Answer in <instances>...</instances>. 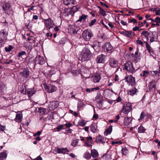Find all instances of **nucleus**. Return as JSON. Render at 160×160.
<instances>
[{
  "label": "nucleus",
  "instance_id": "nucleus-41",
  "mask_svg": "<svg viewBox=\"0 0 160 160\" xmlns=\"http://www.w3.org/2000/svg\"><path fill=\"white\" fill-rule=\"evenodd\" d=\"M79 71H70V72L71 73L73 76H75L79 73Z\"/></svg>",
  "mask_w": 160,
  "mask_h": 160
},
{
  "label": "nucleus",
  "instance_id": "nucleus-45",
  "mask_svg": "<svg viewBox=\"0 0 160 160\" xmlns=\"http://www.w3.org/2000/svg\"><path fill=\"white\" fill-rule=\"evenodd\" d=\"M91 131L93 132H95L96 131V129L95 126L93 124H91L90 126Z\"/></svg>",
  "mask_w": 160,
  "mask_h": 160
},
{
  "label": "nucleus",
  "instance_id": "nucleus-51",
  "mask_svg": "<svg viewBox=\"0 0 160 160\" xmlns=\"http://www.w3.org/2000/svg\"><path fill=\"white\" fill-rule=\"evenodd\" d=\"M57 102H58L56 101H53L51 103L50 105H51L52 107L53 108H55L56 103Z\"/></svg>",
  "mask_w": 160,
  "mask_h": 160
},
{
  "label": "nucleus",
  "instance_id": "nucleus-61",
  "mask_svg": "<svg viewBox=\"0 0 160 160\" xmlns=\"http://www.w3.org/2000/svg\"><path fill=\"white\" fill-rule=\"evenodd\" d=\"M13 60H7L4 63L6 64H9L10 63H12Z\"/></svg>",
  "mask_w": 160,
  "mask_h": 160
},
{
  "label": "nucleus",
  "instance_id": "nucleus-24",
  "mask_svg": "<svg viewBox=\"0 0 160 160\" xmlns=\"http://www.w3.org/2000/svg\"><path fill=\"white\" fill-rule=\"evenodd\" d=\"M132 120L131 118L126 117L124 118V123L125 125H128L131 122Z\"/></svg>",
  "mask_w": 160,
  "mask_h": 160
},
{
  "label": "nucleus",
  "instance_id": "nucleus-17",
  "mask_svg": "<svg viewBox=\"0 0 160 160\" xmlns=\"http://www.w3.org/2000/svg\"><path fill=\"white\" fill-rule=\"evenodd\" d=\"M11 7L10 4L9 2H3L2 8L4 11L9 10Z\"/></svg>",
  "mask_w": 160,
  "mask_h": 160
},
{
  "label": "nucleus",
  "instance_id": "nucleus-47",
  "mask_svg": "<svg viewBox=\"0 0 160 160\" xmlns=\"http://www.w3.org/2000/svg\"><path fill=\"white\" fill-rule=\"evenodd\" d=\"M160 10V9L158 8H155L153 11H155V12L156 14V15H160V12L159 10Z\"/></svg>",
  "mask_w": 160,
  "mask_h": 160
},
{
  "label": "nucleus",
  "instance_id": "nucleus-46",
  "mask_svg": "<svg viewBox=\"0 0 160 160\" xmlns=\"http://www.w3.org/2000/svg\"><path fill=\"white\" fill-rule=\"evenodd\" d=\"M38 112L41 114V115H42L44 113V109L41 108H38Z\"/></svg>",
  "mask_w": 160,
  "mask_h": 160
},
{
  "label": "nucleus",
  "instance_id": "nucleus-23",
  "mask_svg": "<svg viewBox=\"0 0 160 160\" xmlns=\"http://www.w3.org/2000/svg\"><path fill=\"white\" fill-rule=\"evenodd\" d=\"M63 13L65 16H68L69 15H71L72 16H73L70 9L68 8L64 9Z\"/></svg>",
  "mask_w": 160,
  "mask_h": 160
},
{
  "label": "nucleus",
  "instance_id": "nucleus-53",
  "mask_svg": "<svg viewBox=\"0 0 160 160\" xmlns=\"http://www.w3.org/2000/svg\"><path fill=\"white\" fill-rule=\"evenodd\" d=\"M159 74V75H160V71H153L151 72V73L152 74L156 75L158 72Z\"/></svg>",
  "mask_w": 160,
  "mask_h": 160
},
{
  "label": "nucleus",
  "instance_id": "nucleus-28",
  "mask_svg": "<svg viewBox=\"0 0 160 160\" xmlns=\"http://www.w3.org/2000/svg\"><path fill=\"white\" fill-rule=\"evenodd\" d=\"M87 141L85 142L86 145L88 147H90L91 144V141L92 140V138L91 137H88L87 138Z\"/></svg>",
  "mask_w": 160,
  "mask_h": 160
},
{
  "label": "nucleus",
  "instance_id": "nucleus-26",
  "mask_svg": "<svg viewBox=\"0 0 160 160\" xmlns=\"http://www.w3.org/2000/svg\"><path fill=\"white\" fill-rule=\"evenodd\" d=\"M131 55L133 57V59L134 60H136L138 59H140L139 58L140 57V53L138 54V50H137L135 52V54L134 53H132Z\"/></svg>",
  "mask_w": 160,
  "mask_h": 160
},
{
  "label": "nucleus",
  "instance_id": "nucleus-20",
  "mask_svg": "<svg viewBox=\"0 0 160 160\" xmlns=\"http://www.w3.org/2000/svg\"><path fill=\"white\" fill-rule=\"evenodd\" d=\"M145 43L146 47L147 50L148 51V52L150 54H151L152 53L153 54L154 52L148 43L147 42H145Z\"/></svg>",
  "mask_w": 160,
  "mask_h": 160
},
{
  "label": "nucleus",
  "instance_id": "nucleus-21",
  "mask_svg": "<svg viewBox=\"0 0 160 160\" xmlns=\"http://www.w3.org/2000/svg\"><path fill=\"white\" fill-rule=\"evenodd\" d=\"M69 152V151L68 150L67 148H58L57 149V152L58 153H61L65 154L66 152Z\"/></svg>",
  "mask_w": 160,
  "mask_h": 160
},
{
  "label": "nucleus",
  "instance_id": "nucleus-32",
  "mask_svg": "<svg viewBox=\"0 0 160 160\" xmlns=\"http://www.w3.org/2000/svg\"><path fill=\"white\" fill-rule=\"evenodd\" d=\"M13 48V47L11 45H9L8 47H5V49L7 52H9L11 51Z\"/></svg>",
  "mask_w": 160,
  "mask_h": 160
},
{
  "label": "nucleus",
  "instance_id": "nucleus-56",
  "mask_svg": "<svg viewBox=\"0 0 160 160\" xmlns=\"http://www.w3.org/2000/svg\"><path fill=\"white\" fill-rule=\"evenodd\" d=\"M64 126L62 125H61L58 126L57 128L56 129L59 131L62 129V128Z\"/></svg>",
  "mask_w": 160,
  "mask_h": 160
},
{
  "label": "nucleus",
  "instance_id": "nucleus-3",
  "mask_svg": "<svg viewBox=\"0 0 160 160\" xmlns=\"http://www.w3.org/2000/svg\"><path fill=\"white\" fill-rule=\"evenodd\" d=\"M132 110V106L131 103L130 102H128L123 105L121 111L124 114H128Z\"/></svg>",
  "mask_w": 160,
  "mask_h": 160
},
{
  "label": "nucleus",
  "instance_id": "nucleus-34",
  "mask_svg": "<svg viewBox=\"0 0 160 160\" xmlns=\"http://www.w3.org/2000/svg\"><path fill=\"white\" fill-rule=\"evenodd\" d=\"M83 156V157L85 158L89 159L91 157V155L88 152H86L84 154Z\"/></svg>",
  "mask_w": 160,
  "mask_h": 160
},
{
  "label": "nucleus",
  "instance_id": "nucleus-13",
  "mask_svg": "<svg viewBox=\"0 0 160 160\" xmlns=\"http://www.w3.org/2000/svg\"><path fill=\"white\" fill-rule=\"evenodd\" d=\"M8 35V32L4 30L0 31V39L3 40H6L7 39V36Z\"/></svg>",
  "mask_w": 160,
  "mask_h": 160
},
{
  "label": "nucleus",
  "instance_id": "nucleus-39",
  "mask_svg": "<svg viewBox=\"0 0 160 160\" xmlns=\"http://www.w3.org/2000/svg\"><path fill=\"white\" fill-rule=\"evenodd\" d=\"M99 8H100V13L103 16H106V14L105 11L100 7H99Z\"/></svg>",
  "mask_w": 160,
  "mask_h": 160
},
{
  "label": "nucleus",
  "instance_id": "nucleus-40",
  "mask_svg": "<svg viewBox=\"0 0 160 160\" xmlns=\"http://www.w3.org/2000/svg\"><path fill=\"white\" fill-rule=\"evenodd\" d=\"M7 155L6 153L2 152L0 154V158L2 159H5L7 158Z\"/></svg>",
  "mask_w": 160,
  "mask_h": 160
},
{
  "label": "nucleus",
  "instance_id": "nucleus-35",
  "mask_svg": "<svg viewBox=\"0 0 160 160\" xmlns=\"http://www.w3.org/2000/svg\"><path fill=\"white\" fill-rule=\"evenodd\" d=\"M132 32L131 31H126L125 35L126 37L129 38H131L132 36Z\"/></svg>",
  "mask_w": 160,
  "mask_h": 160
},
{
  "label": "nucleus",
  "instance_id": "nucleus-29",
  "mask_svg": "<svg viewBox=\"0 0 160 160\" xmlns=\"http://www.w3.org/2000/svg\"><path fill=\"white\" fill-rule=\"evenodd\" d=\"M22 114H18L16 115L15 120L17 122H20L22 118Z\"/></svg>",
  "mask_w": 160,
  "mask_h": 160
},
{
  "label": "nucleus",
  "instance_id": "nucleus-5",
  "mask_svg": "<svg viewBox=\"0 0 160 160\" xmlns=\"http://www.w3.org/2000/svg\"><path fill=\"white\" fill-rule=\"evenodd\" d=\"M126 82L128 84L132 86H134L135 85L136 83L135 78L132 75L128 76L125 77Z\"/></svg>",
  "mask_w": 160,
  "mask_h": 160
},
{
  "label": "nucleus",
  "instance_id": "nucleus-54",
  "mask_svg": "<svg viewBox=\"0 0 160 160\" xmlns=\"http://www.w3.org/2000/svg\"><path fill=\"white\" fill-rule=\"evenodd\" d=\"M149 73V72L148 71H144L143 73L142 74H141V76L142 77H145L146 74H148Z\"/></svg>",
  "mask_w": 160,
  "mask_h": 160
},
{
  "label": "nucleus",
  "instance_id": "nucleus-9",
  "mask_svg": "<svg viewBox=\"0 0 160 160\" xmlns=\"http://www.w3.org/2000/svg\"><path fill=\"white\" fill-rule=\"evenodd\" d=\"M35 63L40 65H42L45 62L44 58L40 55L37 56L35 58Z\"/></svg>",
  "mask_w": 160,
  "mask_h": 160
},
{
  "label": "nucleus",
  "instance_id": "nucleus-18",
  "mask_svg": "<svg viewBox=\"0 0 160 160\" xmlns=\"http://www.w3.org/2000/svg\"><path fill=\"white\" fill-rule=\"evenodd\" d=\"M113 47L109 42H107L105 45V49H106L107 52H111L112 50Z\"/></svg>",
  "mask_w": 160,
  "mask_h": 160
},
{
  "label": "nucleus",
  "instance_id": "nucleus-55",
  "mask_svg": "<svg viewBox=\"0 0 160 160\" xmlns=\"http://www.w3.org/2000/svg\"><path fill=\"white\" fill-rule=\"evenodd\" d=\"M5 42L3 40L0 39V48L4 46Z\"/></svg>",
  "mask_w": 160,
  "mask_h": 160
},
{
  "label": "nucleus",
  "instance_id": "nucleus-58",
  "mask_svg": "<svg viewBox=\"0 0 160 160\" xmlns=\"http://www.w3.org/2000/svg\"><path fill=\"white\" fill-rule=\"evenodd\" d=\"M36 6H32L31 8H28V12H30L31 10H36V9H34V8Z\"/></svg>",
  "mask_w": 160,
  "mask_h": 160
},
{
  "label": "nucleus",
  "instance_id": "nucleus-49",
  "mask_svg": "<svg viewBox=\"0 0 160 160\" xmlns=\"http://www.w3.org/2000/svg\"><path fill=\"white\" fill-rule=\"evenodd\" d=\"M122 153L123 154L125 155L128 152V150L126 148H123L122 149Z\"/></svg>",
  "mask_w": 160,
  "mask_h": 160
},
{
  "label": "nucleus",
  "instance_id": "nucleus-25",
  "mask_svg": "<svg viewBox=\"0 0 160 160\" xmlns=\"http://www.w3.org/2000/svg\"><path fill=\"white\" fill-rule=\"evenodd\" d=\"M79 8V7L78 6L76 5L73 6L72 8H71L70 10L73 15L74 13L75 12H77Z\"/></svg>",
  "mask_w": 160,
  "mask_h": 160
},
{
  "label": "nucleus",
  "instance_id": "nucleus-2",
  "mask_svg": "<svg viewBox=\"0 0 160 160\" xmlns=\"http://www.w3.org/2000/svg\"><path fill=\"white\" fill-rule=\"evenodd\" d=\"M93 36L92 31L88 30H84L82 34V37L86 41H89Z\"/></svg>",
  "mask_w": 160,
  "mask_h": 160
},
{
  "label": "nucleus",
  "instance_id": "nucleus-48",
  "mask_svg": "<svg viewBox=\"0 0 160 160\" xmlns=\"http://www.w3.org/2000/svg\"><path fill=\"white\" fill-rule=\"evenodd\" d=\"M96 21V19H94L93 20L91 21L90 22L89 24V26L90 27H91L92 25H93L95 22Z\"/></svg>",
  "mask_w": 160,
  "mask_h": 160
},
{
  "label": "nucleus",
  "instance_id": "nucleus-36",
  "mask_svg": "<svg viewBox=\"0 0 160 160\" xmlns=\"http://www.w3.org/2000/svg\"><path fill=\"white\" fill-rule=\"evenodd\" d=\"M27 55V53L26 52L24 51H22L21 52H20L18 55V57H22L23 56H26Z\"/></svg>",
  "mask_w": 160,
  "mask_h": 160
},
{
  "label": "nucleus",
  "instance_id": "nucleus-14",
  "mask_svg": "<svg viewBox=\"0 0 160 160\" xmlns=\"http://www.w3.org/2000/svg\"><path fill=\"white\" fill-rule=\"evenodd\" d=\"M92 79L93 81L94 82H98L100 81L101 77L99 74L98 73H96L94 74L92 77Z\"/></svg>",
  "mask_w": 160,
  "mask_h": 160
},
{
  "label": "nucleus",
  "instance_id": "nucleus-33",
  "mask_svg": "<svg viewBox=\"0 0 160 160\" xmlns=\"http://www.w3.org/2000/svg\"><path fill=\"white\" fill-rule=\"evenodd\" d=\"M87 17V15L82 14V16H81L79 18L78 20V21L81 22L82 20H83V21H85Z\"/></svg>",
  "mask_w": 160,
  "mask_h": 160
},
{
  "label": "nucleus",
  "instance_id": "nucleus-19",
  "mask_svg": "<svg viewBox=\"0 0 160 160\" xmlns=\"http://www.w3.org/2000/svg\"><path fill=\"white\" fill-rule=\"evenodd\" d=\"M96 100L98 103L101 104L102 102L103 97L100 93H98L96 98Z\"/></svg>",
  "mask_w": 160,
  "mask_h": 160
},
{
  "label": "nucleus",
  "instance_id": "nucleus-22",
  "mask_svg": "<svg viewBox=\"0 0 160 160\" xmlns=\"http://www.w3.org/2000/svg\"><path fill=\"white\" fill-rule=\"evenodd\" d=\"M109 64L112 67H115L117 66L118 62L114 59L112 58L110 60Z\"/></svg>",
  "mask_w": 160,
  "mask_h": 160
},
{
  "label": "nucleus",
  "instance_id": "nucleus-11",
  "mask_svg": "<svg viewBox=\"0 0 160 160\" xmlns=\"http://www.w3.org/2000/svg\"><path fill=\"white\" fill-rule=\"evenodd\" d=\"M46 88L48 93H51L55 91L57 89L56 87L51 84L49 86H47Z\"/></svg>",
  "mask_w": 160,
  "mask_h": 160
},
{
  "label": "nucleus",
  "instance_id": "nucleus-63",
  "mask_svg": "<svg viewBox=\"0 0 160 160\" xmlns=\"http://www.w3.org/2000/svg\"><path fill=\"white\" fill-rule=\"evenodd\" d=\"M136 42L137 43L141 45H142L143 44V42L141 40H137L136 41Z\"/></svg>",
  "mask_w": 160,
  "mask_h": 160
},
{
  "label": "nucleus",
  "instance_id": "nucleus-42",
  "mask_svg": "<svg viewBox=\"0 0 160 160\" xmlns=\"http://www.w3.org/2000/svg\"><path fill=\"white\" fill-rule=\"evenodd\" d=\"M145 130L144 128L142 126H140L138 128V132L139 133L143 132Z\"/></svg>",
  "mask_w": 160,
  "mask_h": 160
},
{
  "label": "nucleus",
  "instance_id": "nucleus-62",
  "mask_svg": "<svg viewBox=\"0 0 160 160\" xmlns=\"http://www.w3.org/2000/svg\"><path fill=\"white\" fill-rule=\"evenodd\" d=\"M41 133V132L40 131H38L37 133H35L34 135L33 136L34 137L36 136L37 135L39 136Z\"/></svg>",
  "mask_w": 160,
  "mask_h": 160
},
{
  "label": "nucleus",
  "instance_id": "nucleus-60",
  "mask_svg": "<svg viewBox=\"0 0 160 160\" xmlns=\"http://www.w3.org/2000/svg\"><path fill=\"white\" fill-rule=\"evenodd\" d=\"M145 115V113L144 112H142L141 113L140 115V117L139 119H142L144 118Z\"/></svg>",
  "mask_w": 160,
  "mask_h": 160
},
{
  "label": "nucleus",
  "instance_id": "nucleus-1",
  "mask_svg": "<svg viewBox=\"0 0 160 160\" xmlns=\"http://www.w3.org/2000/svg\"><path fill=\"white\" fill-rule=\"evenodd\" d=\"M90 51L88 48H85L82 51L81 57V60L85 61L89 59Z\"/></svg>",
  "mask_w": 160,
  "mask_h": 160
},
{
  "label": "nucleus",
  "instance_id": "nucleus-44",
  "mask_svg": "<svg viewBox=\"0 0 160 160\" xmlns=\"http://www.w3.org/2000/svg\"><path fill=\"white\" fill-rule=\"evenodd\" d=\"M78 143V139H76L73 141V142L71 143V145L72 146L75 147L77 146Z\"/></svg>",
  "mask_w": 160,
  "mask_h": 160
},
{
  "label": "nucleus",
  "instance_id": "nucleus-15",
  "mask_svg": "<svg viewBox=\"0 0 160 160\" xmlns=\"http://www.w3.org/2000/svg\"><path fill=\"white\" fill-rule=\"evenodd\" d=\"M105 59V56L103 54H101L98 56L97 58V63H103L104 62Z\"/></svg>",
  "mask_w": 160,
  "mask_h": 160
},
{
  "label": "nucleus",
  "instance_id": "nucleus-43",
  "mask_svg": "<svg viewBox=\"0 0 160 160\" xmlns=\"http://www.w3.org/2000/svg\"><path fill=\"white\" fill-rule=\"evenodd\" d=\"M112 131V130L108 128V129H106V130L104 132V135L106 136H107L108 134H110L111 133V132Z\"/></svg>",
  "mask_w": 160,
  "mask_h": 160
},
{
  "label": "nucleus",
  "instance_id": "nucleus-6",
  "mask_svg": "<svg viewBox=\"0 0 160 160\" xmlns=\"http://www.w3.org/2000/svg\"><path fill=\"white\" fill-rule=\"evenodd\" d=\"M80 30L79 28L75 25H71L68 28L69 32L72 34H77L78 32Z\"/></svg>",
  "mask_w": 160,
  "mask_h": 160
},
{
  "label": "nucleus",
  "instance_id": "nucleus-27",
  "mask_svg": "<svg viewBox=\"0 0 160 160\" xmlns=\"http://www.w3.org/2000/svg\"><path fill=\"white\" fill-rule=\"evenodd\" d=\"M20 74L25 78H28L29 75V71H23L20 73Z\"/></svg>",
  "mask_w": 160,
  "mask_h": 160
},
{
  "label": "nucleus",
  "instance_id": "nucleus-16",
  "mask_svg": "<svg viewBox=\"0 0 160 160\" xmlns=\"http://www.w3.org/2000/svg\"><path fill=\"white\" fill-rule=\"evenodd\" d=\"M150 41L151 42L156 41L157 40L158 36L156 32H153L152 35L149 36Z\"/></svg>",
  "mask_w": 160,
  "mask_h": 160
},
{
  "label": "nucleus",
  "instance_id": "nucleus-7",
  "mask_svg": "<svg viewBox=\"0 0 160 160\" xmlns=\"http://www.w3.org/2000/svg\"><path fill=\"white\" fill-rule=\"evenodd\" d=\"M21 92L24 94H27L29 98L31 97L35 93L33 89H28L25 91L24 90H22Z\"/></svg>",
  "mask_w": 160,
  "mask_h": 160
},
{
  "label": "nucleus",
  "instance_id": "nucleus-30",
  "mask_svg": "<svg viewBox=\"0 0 160 160\" xmlns=\"http://www.w3.org/2000/svg\"><path fill=\"white\" fill-rule=\"evenodd\" d=\"M137 89L135 88H134L130 89L129 92V94L131 95H133L137 92Z\"/></svg>",
  "mask_w": 160,
  "mask_h": 160
},
{
  "label": "nucleus",
  "instance_id": "nucleus-8",
  "mask_svg": "<svg viewBox=\"0 0 160 160\" xmlns=\"http://www.w3.org/2000/svg\"><path fill=\"white\" fill-rule=\"evenodd\" d=\"M106 140L105 138L101 135H98L96 137V142L98 143L104 144Z\"/></svg>",
  "mask_w": 160,
  "mask_h": 160
},
{
  "label": "nucleus",
  "instance_id": "nucleus-37",
  "mask_svg": "<svg viewBox=\"0 0 160 160\" xmlns=\"http://www.w3.org/2000/svg\"><path fill=\"white\" fill-rule=\"evenodd\" d=\"M149 33L147 31H144L142 32L141 34L143 35L146 38H148V37L149 35Z\"/></svg>",
  "mask_w": 160,
  "mask_h": 160
},
{
  "label": "nucleus",
  "instance_id": "nucleus-50",
  "mask_svg": "<svg viewBox=\"0 0 160 160\" xmlns=\"http://www.w3.org/2000/svg\"><path fill=\"white\" fill-rule=\"evenodd\" d=\"M78 124L79 126L82 127L84 126L85 125V123H84V121L83 120L78 122Z\"/></svg>",
  "mask_w": 160,
  "mask_h": 160
},
{
  "label": "nucleus",
  "instance_id": "nucleus-4",
  "mask_svg": "<svg viewBox=\"0 0 160 160\" xmlns=\"http://www.w3.org/2000/svg\"><path fill=\"white\" fill-rule=\"evenodd\" d=\"M45 26L47 28V30H49L50 29L53 27L54 24L53 21L51 18H49L47 19H45L43 20Z\"/></svg>",
  "mask_w": 160,
  "mask_h": 160
},
{
  "label": "nucleus",
  "instance_id": "nucleus-10",
  "mask_svg": "<svg viewBox=\"0 0 160 160\" xmlns=\"http://www.w3.org/2000/svg\"><path fill=\"white\" fill-rule=\"evenodd\" d=\"M63 3L67 6L76 4L77 2L76 0H63Z\"/></svg>",
  "mask_w": 160,
  "mask_h": 160
},
{
  "label": "nucleus",
  "instance_id": "nucleus-31",
  "mask_svg": "<svg viewBox=\"0 0 160 160\" xmlns=\"http://www.w3.org/2000/svg\"><path fill=\"white\" fill-rule=\"evenodd\" d=\"M91 155L93 158H96L98 155V152L95 150L91 151Z\"/></svg>",
  "mask_w": 160,
  "mask_h": 160
},
{
  "label": "nucleus",
  "instance_id": "nucleus-38",
  "mask_svg": "<svg viewBox=\"0 0 160 160\" xmlns=\"http://www.w3.org/2000/svg\"><path fill=\"white\" fill-rule=\"evenodd\" d=\"M83 103L81 101L78 102L77 106V109L78 110H80L81 108L83 106Z\"/></svg>",
  "mask_w": 160,
  "mask_h": 160
},
{
  "label": "nucleus",
  "instance_id": "nucleus-57",
  "mask_svg": "<svg viewBox=\"0 0 160 160\" xmlns=\"http://www.w3.org/2000/svg\"><path fill=\"white\" fill-rule=\"evenodd\" d=\"M133 22L134 23L137 22L136 20L134 18H132L130 20L129 22Z\"/></svg>",
  "mask_w": 160,
  "mask_h": 160
},
{
  "label": "nucleus",
  "instance_id": "nucleus-52",
  "mask_svg": "<svg viewBox=\"0 0 160 160\" xmlns=\"http://www.w3.org/2000/svg\"><path fill=\"white\" fill-rule=\"evenodd\" d=\"M94 43H95L96 45H95V44H94L93 45H91L92 47L94 49V48L96 47L97 44H98V46L99 47V45L100 44V43L97 41H95Z\"/></svg>",
  "mask_w": 160,
  "mask_h": 160
},
{
  "label": "nucleus",
  "instance_id": "nucleus-64",
  "mask_svg": "<svg viewBox=\"0 0 160 160\" xmlns=\"http://www.w3.org/2000/svg\"><path fill=\"white\" fill-rule=\"evenodd\" d=\"M155 22L158 23L160 22V18L158 17H156L155 19Z\"/></svg>",
  "mask_w": 160,
  "mask_h": 160
},
{
  "label": "nucleus",
  "instance_id": "nucleus-59",
  "mask_svg": "<svg viewBox=\"0 0 160 160\" xmlns=\"http://www.w3.org/2000/svg\"><path fill=\"white\" fill-rule=\"evenodd\" d=\"M100 4L103 6H105L108 8L109 7V6H108L105 3H104L102 2H100Z\"/></svg>",
  "mask_w": 160,
  "mask_h": 160
},
{
  "label": "nucleus",
  "instance_id": "nucleus-12",
  "mask_svg": "<svg viewBox=\"0 0 160 160\" xmlns=\"http://www.w3.org/2000/svg\"><path fill=\"white\" fill-rule=\"evenodd\" d=\"M124 69L125 70H133L134 69L132 63L128 62L124 64Z\"/></svg>",
  "mask_w": 160,
  "mask_h": 160
}]
</instances>
